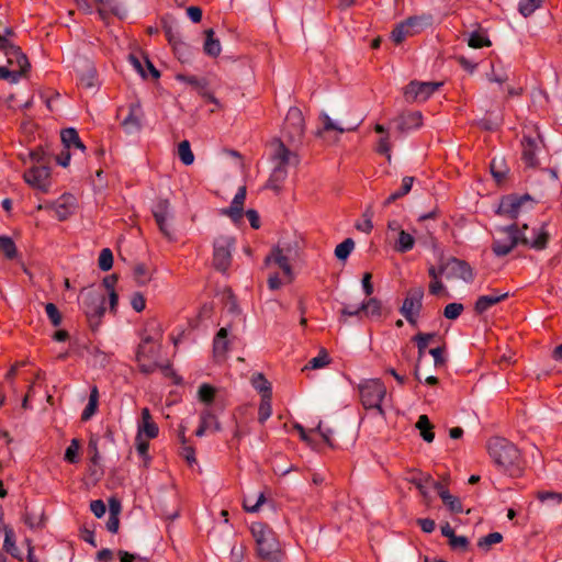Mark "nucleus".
<instances>
[{
    "instance_id": "4468645a",
    "label": "nucleus",
    "mask_w": 562,
    "mask_h": 562,
    "mask_svg": "<svg viewBox=\"0 0 562 562\" xmlns=\"http://www.w3.org/2000/svg\"><path fill=\"white\" fill-rule=\"evenodd\" d=\"M23 178L31 187L36 188L42 192H48L50 186L49 165H33L24 172Z\"/></svg>"
},
{
    "instance_id": "58836bf2",
    "label": "nucleus",
    "mask_w": 562,
    "mask_h": 562,
    "mask_svg": "<svg viewBox=\"0 0 562 562\" xmlns=\"http://www.w3.org/2000/svg\"><path fill=\"white\" fill-rule=\"evenodd\" d=\"M176 79L178 81L192 86L199 93L200 91L205 90V88H207L209 85L205 78H198L195 76H188L183 74H178L176 76Z\"/></svg>"
},
{
    "instance_id": "aec40b11",
    "label": "nucleus",
    "mask_w": 562,
    "mask_h": 562,
    "mask_svg": "<svg viewBox=\"0 0 562 562\" xmlns=\"http://www.w3.org/2000/svg\"><path fill=\"white\" fill-rule=\"evenodd\" d=\"M397 130L401 133L408 132L414 128H418L423 125V115L419 111H413L400 115L396 120Z\"/></svg>"
},
{
    "instance_id": "5701e85b",
    "label": "nucleus",
    "mask_w": 562,
    "mask_h": 562,
    "mask_svg": "<svg viewBox=\"0 0 562 562\" xmlns=\"http://www.w3.org/2000/svg\"><path fill=\"white\" fill-rule=\"evenodd\" d=\"M160 25L166 35L168 43L171 46L173 44L178 43L179 41H181V36H180L179 31L177 30L175 19L171 15L166 14V15L161 16Z\"/></svg>"
},
{
    "instance_id": "49530a36",
    "label": "nucleus",
    "mask_w": 562,
    "mask_h": 562,
    "mask_svg": "<svg viewBox=\"0 0 562 562\" xmlns=\"http://www.w3.org/2000/svg\"><path fill=\"white\" fill-rule=\"evenodd\" d=\"M216 389L207 383L200 385L198 391V397L200 402L211 405L215 400Z\"/></svg>"
},
{
    "instance_id": "bf43d9fd",
    "label": "nucleus",
    "mask_w": 562,
    "mask_h": 562,
    "mask_svg": "<svg viewBox=\"0 0 562 562\" xmlns=\"http://www.w3.org/2000/svg\"><path fill=\"white\" fill-rule=\"evenodd\" d=\"M45 311L53 326L57 327L61 324V313L54 303H46Z\"/></svg>"
},
{
    "instance_id": "2f4dec72",
    "label": "nucleus",
    "mask_w": 562,
    "mask_h": 562,
    "mask_svg": "<svg viewBox=\"0 0 562 562\" xmlns=\"http://www.w3.org/2000/svg\"><path fill=\"white\" fill-rule=\"evenodd\" d=\"M79 85L85 89H92L98 85L95 68L90 65L79 75Z\"/></svg>"
},
{
    "instance_id": "8fccbe9b",
    "label": "nucleus",
    "mask_w": 562,
    "mask_h": 562,
    "mask_svg": "<svg viewBox=\"0 0 562 562\" xmlns=\"http://www.w3.org/2000/svg\"><path fill=\"white\" fill-rule=\"evenodd\" d=\"M79 448H80V440L77 438H74L65 451V456H64L65 461H67L68 463H71V464L77 463L79 461Z\"/></svg>"
},
{
    "instance_id": "412c9836",
    "label": "nucleus",
    "mask_w": 562,
    "mask_h": 562,
    "mask_svg": "<svg viewBox=\"0 0 562 562\" xmlns=\"http://www.w3.org/2000/svg\"><path fill=\"white\" fill-rule=\"evenodd\" d=\"M522 153L521 160L527 167L535 168L538 165V159L536 157L537 143L530 136H525L521 140Z\"/></svg>"
},
{
    "instance_id": "79ce46f5",
    "label": "nucleus",
    "mask_w": 562,
    "mask_h": 562,
    "mask_svg": "<svg viewBox=\"0 0 562 562\" xmlns=\"http://www.w3.org/2000/svg\"><path fill=\"white\" fill-rule=\"evenodd\" d=\"M133 277L138 285H145L151 279L148 267L143 262L135 265L133 269Z\"/></svg>"
},
{
    "instance_id": "e2e57ef3",
    "label": "nucleus",
    "mask_w": 562,
    "mask_h": 562,
    "mask_svg": "<svg viewBox=\"0 0 562 562\" xmlns=\"http://www.w3.org/2000/svg\"><path fill=\"white\" fill-rule=\"evenodd\" d=\"M33 165H49V156L42 147H36L30 153Z\"/></svg>"
},
{
    "instance_id": "69168bd1",
    "label": "nucleus",
    "mask_w": 562,
    "mask_h": 562,
    "mask_svg": "<svg viewBox=\"0 0 562 562\" xmlns=\"http://www.w3.org/2000/svg\"><path fill=\"white\" fill-rule=\"evenodd\" d=\"M136 449L138 454L143 458L145 465H147L150 461V457L148 454L149 442L140 438V434L136 437Z\"/></svg>"
},
{
    "instance_id": "c756f323",
    "label": "nucleus",
    "mask_w": 562,
    "mask_h": 562,
    "mask_svg": "<svg viewBox=\"0 0 562 562\" xmlns=\"http://www.w3.org/2000/svg\"><path fill=\"white\" fill-rule=\"evenodd\" d=\"M319 120L322 121L323 123V130L324 131H336L338 133H344V132H353V131H357L359 125H360V122H356L355 124H351V125H348L346 127H341L339 126L338 124H336L331 119L330 116L325 113V112H322L321 115H319Z\"/></svg>"
},
{
    "instance_id": "7ed1b4c3",
    "label": "nucleus",
    "mask_w": 562,
    "mask_h": 562,
    "mask_svg": "<svg viewBox=\"0 0 562 562\" xmlns=\"http://www.w3.org/2000/svg\"><path fill=\"white\" fill-rule=\"evenodd\" d=\"M251 535L256 541L257 554L269 562H280L283 558L280 542L272 528L261 521L252 522Z\"/></svg>"
},
{
    "instance_id": "9d476101",
    "label": "nucleus",
    "mask_w": 562,
    "mask_h": 562,
    "mask_svg": "<svg viewBox=\"0 0 562 562\" xmlns=\"http://www.w3.org/2000/svg\"><path fill=\"white\" fill-rule=\"evenodd\" d=\"M235 237L220 236L213 244V267L220 272H226L232 263V250Z\"/></svg>"
},
{
    "instance_id": "cd10ccee",
    "label": "nucleus",
    "mask_w": 562,
    "mask_h": 562,
    "mask_svg": "<svg viewBox=\"0 0 562 562\" xmlns=\"http://www.w3.org/2000/svg\"><path fill=\"white\" fill-rule=\"evenodd\" d=\"M288 177V170L281 167H274L267 183L266 188L271 189L276 192L281 191L282 184Z\"/></svg>"
},
{
    "instance_id": "423d86ee",
    "label": "nucleus",
    "mask_w": 562,
    "mask_h": 562,
    "mask_svg": "<svg viewBox=\"0 0 562 562\" xmlns=\"http://www.w3.org/2000/svg\"><path fill=\"white\" fill-rule=\"evenodd\" d=\"M151 214L159 232L169 241L175 240L171 221L173 218L171 203L168 199L159 198L151 206Z\"/></svg>"
},
{
    "instance_id": "f8f14e48",
    "label": "nucleus",
    "mask_w": 562,
    "mask_h": 562,
    "mask_svg": "<svg viewBox=\"0 0 562 562\" xmlns=\"http://www.w3.org/2000/svg\"><path fill=\"white\" fill-rule=\"evenodd\" d=\"M0 52L7 57L8 65L12 67L18 66V71H21L24 76L27 75L31 64L20 46L4 37H0Z\"/></svg>"
},
{
    "instance_id": "09e8293b",
    "label": "nucleus",
    "mask_w": 562,
    "mask_h": 562,
    "mask_svg": "<svg viewBox=\"0 0 562 562\" xmlns=\"http://www.w3.org/2000/svg\"><path fill=\"white\" fill-rule=\"evenodd\" d=\"M329 362L330 358L328 356V352L326 351V349L323 348L321 349L319 353L316 357L312 358L308 361L304 369H321L329 364Z\"/></svg>"
},
{
    "instance_id": "de8ad7c7",
    "label": "nucleus",
    "mask_w": 562,
    "mask_h": 562,
    "mask_svg": "<svg viewBox=\"0 0 562 562\" xmlns=\"http://www.w3.org/2000/svg\"><path fill=\"white\" fill-rule=\"evenodd\" d=\"M210 419H215V414L210 408H205L200 415V425L195 430V436L202 437L210 429Z\"/></svg>"
},
{
    "instance_id": "ea45409f",
    "label": "nucleus",
    "mask_w": 562,
    "mask_h": 562,
    "mask_svg": "<svg viewBox=\"0 0 562 562\" xmlns=\"http://www.w3.org/2000/svg\"><path fill=\"white\" fill-rule=\"evenodd\" d=\"M490 170L496 182H502L506 178L508 169L504 166V159L493 158L490 164Z\"/></svg>"
},
{
    "instance_id": "7c9ffc66",
    "label": "nucleus",
    "mask_w": 562,
    "mask_h": 562,
    "mask_svg": "<svg viewBox=\"0 0 562 562\" xmlns=\"http://www.w3.org/2000/svg\"><path fill=\"white\" fill-rule=\"evenodd\" d=\"M416 428L419 430L420 437L426 442H432L435 438L434 425L427 415H420L416 423Z\"/></svg>"
},
{
    "instance_id": "f03ea898",
    "label": "nucleus",
    "mask_w": 562,
    "mask_h": 562,
    "mask_svg": "<svg viewBox=\"0 0 562 562\" xmlns=\"http://www.w3.org/2000/svg\"><path fill=\"white\" fill-rule=\"evenodd\" d=\"M486 449L497 468L512 477L522 475L525 461L520 450L508 439L499 436L492 437L486 442Z\"/></svg>"
},
{
    "instance_id": "6e6552de",
    "label": "nucleus",
    "mask_w": 562,
    "mask_h": 562,
    "mask_svg": "<svg viewBox=\"0 0 562 562\" xmlns=\"http://www.w3.org/2000/svg\"><path fill=\"white\" fill-rule=\"evenodd\" d=\"M424 289L423 286L412 288L406 292L400 313L413 327L417 326L418 317L423 310Z\"/></svg>"
},
{
    "instance_id": "1a4fd4ad",
    "label": "nucleus",
    "mask_w": 562,
    "mask_h": 562,
    "mask_svg": "<svg viewBox=\"0 0 562 562\" xmlns=\"http://www.w3.org/2000/svg\"><path fill=\"white\" fill-rule=\"evenodd\" d=\"M527 202H530V209H532L535 201L532 196L528 193H512L504 195L499 201V205L496 210V213L501 216H505L516 222L521 212V209Z\"/></svg>"
},
{
    "instance_id": "a19ab883",
    "label": "nucleus",
    "mask_w": 562,
    "mask_h": 562,
    "mask_svg": "<svg viewBox=\"0 0 562 562\" xmlns=\"http://www.w3.org/2000/svg\"><path fill=\"white\" fill-rule=\"evenodd\" d=\"M178 156L181 162L186 166H190L194 161V155L191 150L190 142L184 139L178 145Z\"/></svg>"
},
{
    "instance_id": "680f3d73",
    "label": "nucleus",
    "mask_w": 562,
    "mask_h": 562,
    "mask_svg": "<svg viewBox=\"0 0 562 562\" xmlns=\"http://www.w3.org/2000/svg\"><path fill=\"white\" fill-rule=\"evenodd\" d=\"M266 502L265 493H260L255 503L250 499V497H245L243 502V508L248 513H256L259 510L260 506Z\"/></svg>"
},
{
    "instance_id": "a878e982",
    "label": "nucleus",
    "mask_w": 562,
    "mask_h": 562,
    "mask_svg": "<svg viewBox=\"0 0 562 562\" xmlns=\"http://www.w3.org/2000/svg\"><path fill=\"white\" fill-rule=\"evenodd\" d=\"M69 198H71V195H63L58 201L47 205L48 209H52L55 212V215L59 221H66L72 214V207L66 201Z\"/></svg>"
},
{
    "instance_id": "c85d7f7f",
    "label": "nucleus",
    "mask_w": 562,
    "mask_h": 562,
    "mask_svg": "<svg viewBox=\"0 0 562 562\" xmlns=\"http://www.w3.org/2000/svg\"><path fill=\"white\" fill-rule=\"evenodd\" d=\"M99 406V390L97 385H93L90 390L89 401L81 414V420H89L98 411Z\"/></svg>"
},
{
    "instance_id": "b1692460",
    "label": "nucleus",
    "mask_w": 562,
    "mask_h": 562,
    "mask_svg": "<svg viewBox=\"0 0 562 562\" xmlns=\"http://www.w3.org/2000/svg\"><path fill=\"white\" fill-rule=\"evenodd\" d=\"M60 138L66 149H70V147L78 148L82 151L86 150L85 144L81 142L79 134L76 128L67 127L61 130Z\"/></svg>"
},
{
    "instance_id": "6ab92c4d",
    "label": "nucleus",
    "mask_w": 562,
    "mask_h": 562,
    "mask_svg": "<svg viewBox=\"0 0 562 562\" xmlns=\"http://www.w3.org/2000/svg\"><path fill=\"white\" fill-rule=\"evenodd\" d=\"M360 310H362V314L372 318H380L383 314L389 315L391 313V308L385 307L381 300L371 296L360 304Z\"/></svg>"
},
{
    "instance_id": "603ef678",
    "label": "nucleus",
    "mask_w": 562,
    "mask_h": 562,
    "mask_svg": "<svg viewBox=\"0 0 562 562\" xmlns=\"http://www.w3.org/2000/svg\"><path fill=\"white\" fill-rule=\"evenodd\" d=\"M414 35V32L409 31V29H406L403 23H398L396 24V26L393 29V31L391 32V38L393 40V42L398 45L401 44L403 41H405L406 37L408 36H413Z\"/></svg>"
},
{
    "instance_id": "4d7b16f0",
    "label": "nucleus",
    "mask_w": 562,
    "mask_h": 562,
    "mask_svg": "<svg viewBox=\"0 0 562 562\" xmlns=\"http://www.w3.org/2000/svg\"><path fill=\"white\" fill-rule=\"evenodd\" d=\"M464 310V306L462 303H449L445 306V310H443V316L447 318V319H457L461 313L463 312Z\"/></svg>"
},
{
    "instance_id": "0eeeda50",
    "label": "nucleus",
    "mask_w": 562,
    "mask_h": 562,
    "mask_svg": "<svg viewBox=\"0 0 562 562\" xmlns=\"http://www.w3.org/2000/svg\"><path fill=\"white\" fill-rule=\"evenodd\" d=\"M157 353L158 348L154 346V338L150 335L144 336L136 350L139 372L148 375L158 369V362L154 360Z\"/></svg>"
},
{
    "instance_id": "f704fd0d",
    "label": "nucleus",
    "mask_w": 562,
    "mask_h": 562,
    "mask_svg": "<svg viewBox=\"0 0 562 562\" xmlns=\"http://www.w3.org/2000/svg\"><path fill=\"white\" fill-rule=\"evenodd\" d=\"M251 384L255 390H257L261 397L263 395H272L271 383L266 379L262 373H256L252 375Z\"/></svg>"
},
{
    "instance_id": "393cba45",
    "label": "nucleus",
    "mask_w": 562,
    "mask_h": 562,
    "mask_svg": "<svg viewBox=\"0 0 562 562\" xmlns=\"http://www.w3.org/2000/svg\"><path fill=\"white\" fill-rule=\"evenodd\" d=\"M205 41L203 44L204 53L210 57H217L221 54V43L217 38L214 37L213 29H207L204 31Z\"/></svg>"
},
{
    "instance_id": "f257e3e1",
    "label": "nucleus",
    "mask_w": 562,
    "mask_h": 562,
    "mask_svg": "<svg viewBox=\"0 0 562 562\" xmlns=\"http://www.w3.org/2000/svg\"><path fill=\"white\" fill-rule=\"evenodd\" d=\"M497 232L504 234V238H494L491 249L496 257L507 256L516 246L524 245L536 250H543L548 247L550 234L542 225L535 238L529 239L517 222H513L507 226L497 228Z\"/></svg>"
},
{
    "instance_id": "9b49d317",
    "label": "nucleus",
    "mask_w": 562,
    "mask_h": 562,
    "mask_svg": "<svg viewBox=\"0 0 562 562\" xmlns=\"http://www.w3.org/2000/svg\"><path fill=\"white\" fill-rule=\"evenodd\" d=\"M443 83L434 81L412 80L404 88V98L408 103L428 100Z\"/></svg>"
},
{
    "instance_id": "dca6fc26",
    "label": "nucleus",
    "mask_w": 562,
    "mask_h": 562,
    "mask_svg": "<svg viewBox=\"0 0 562 562\" xmlns=\"http://www.w3.org/2000/svg\"><path fill=\"white\" fill-rule=\"evenodd\" d=\"M271 145L273 146L271 159L276 162L274 167L286 169L290 165L297 166L300 164L299 155L290 150L281 139L276 138Z\"/></svg>"
},
{
    "instance_id": "f3484780",
    "label": "nucleus",
    "mask_w": 562,
    "mask_h": 562,
    "mask_svg": "<svg viewBox=\"0 0 562 562\" xmlns=\"http://www.w3.org/2000/svg\"><path fill=\"white\" fill-rule=\"evenodd\" d=\"M445 265L447 266L448 278H458L467 283H472L474 281L473 269L465 260L457 257H450L445 261Z\"/></svg>"
},
{
    "instance_id": "c9c22d12",
    "label": "nucleus",
    "mask_w": 562,
    "mask_h": 562,
    "mask_svg": "<svg viewBox=\"0 0 562 562\" xmlns=\"http://www.w3.org/2000/svg\"><path fill=\"white\" fill-rule=\"evenodd\" d=\"M503 541V535L501 532H491L484 537H481L477 541V548L483 552H488L493 544L501 543Z\"/></svg>"
},
{
    "instance_id": "5fc2aeb1",
    "label": "nucleus",
    "mask_w": 562,
    "mask_h": 562,
    "mask_svg": "<svg viewBox=\"0 0 562 562\" xmlns=\"http://www.w3.org/2000/svg\"><path fill=\"white\" fill-rule=\"evenodd\" d=\"M158 369H160L165 378L171 379L175 385L182 384L183 379L173 370L170 362H167L166 364L158 363Z\"/></svg>"
},
{
    "instance_id": "39448f33",
    "label": "nucleus",
    "mask_w": 562,
    "mask_h": 562,
    "mask_svg": "<svg viewBox=\"0 0 562 562\" xmlns=\"http://www.w3.org/2000/svg\"><path fill=\"white\" fill-rule=\"evenodd\" d=\"M105 297L93 291L81 292V308L90 329L95 333L105 313Z\"/></svg>"
},
{
    "instance_id": "864d4df0",
    "label": "nucleus",
    "mask_w": 562,
    "mask_h": 562,
    "mask_svg": "<svg viewBox=\"0 0 562 562\" xmlns=\"http://www.w3.org/2000/svg\"><path fill=\"white\" fill-rule=\"evenodd\" d=\"M98 265L100 270L109 271L113 267V254L110 248H103L99 255Z\"/></svg>"
},
{
    "instance_id": "4c0bfd02",
    "label": "nucleus",
    "mask_w": 562,
    "mask_h": 562,
    "mask_svg": "<svg viewBox=\"0 0 562 562\" xmlns=\"http://www.w3.org/2000/svg\"><path fill=\"white\" fill-rule=\"evenodd\" d=\"M272 395H263L260 400L259 408H258V422L260 424H265V422L272 414Z\"/></svg>"
},
{
    "instance_id": "bb28decb",
    "label": "nucleus",
    "mask_w": 562,
    "mask_h": 562,
    "mask_svg": "<svg viewBox=\"0 0 562 562\" xmlns=\"http://www.w3.org/2000/svg\"><path fill=\"white\" fill-rule=\"evenodd\" d=\"M468 45L472 48H483V47H490L492 45L491 40L487 36V33L485 30H482L481 26L476 31H473L469 34L468 37Z\"/></svg>"
},
{
    "instance_id": "a211bd4d",
    "label": "nucleus",
    "mask_w": 562,
    "mask_h": 562,
    "mask_svg": "<svg viewBox=\"0 0 562 562\" xmlns=\"http://www.w3.org/2000/svg\"><path fill=\"white\" fill-rule=\"evenodd\" d=\"M509 296L508 292L499 293L498 290H493V294L481 295L474 303V311L476 314H483L492 306L501 303Z\"/></svg>"
},
{
    "instance_id": "6e6d98bb",
    "label": "nucleus",
    "mask_w": 562,
    "mask_h": 562,
    "mask_svg": "<svg viewBox=\"0 0 562 562\" xmlns=\"http://www.w3.org/2000/svg\"><path fill=\"white\" fill-rule=\"evenodd\" d=\"M448 542L453 551L467 552L470 548L469 539L464 536L454 535Z\"/></svg>"
},
{
    "instance_id": "e433bc0d",
    "label": "nucleus",
    "mask_w": 562,
    "mask_h": 562,
    "mask_svg": "<svg viewBox=\"0 0 562 562\" xmlns=\"http://www.w3.org/2000/svg\"><path fill=\"white\" fill-rule=\"evenodd\" d=\"M414 245H415L414 237L409 233L405 232L404 229H401L398 233V239L396 241L395 249L398 252L404 254V252L412 250Z\"/></svg>"
},
{
    "instance_id": "72a5a7b5",
    "label": "nucleus",
    "mask_w": 562,
    "mask_h": 562,
    "mask_svg": "<svg viewBox=\"0 0 562 562\" xmlns=\"http://www.w3.org/2000/svg\"><path fill=\"white\" fill-rule=\"evenodd\" d=\"M4 533H5V538H4L3 549L9 554H11L13 558L18 559L19 561H22L23 557L21 554V551L19 550V548L15 544L13 531L11 529L4 528Z\"/></svg>"
},
{
    "instance_id": "0e129e2a",
    "label": "nucleus",
    "mask_w": 562,
    "mask_h": 562,
    "mask_svg": "<svg viewBox=\"0 0 562 562\" xmlns=\"http://www.w3.org/2000/svg\"><path fill=\"white\" fill-rule=\"evenodd\" d=\"M21 77H24V75L21 74V71H18L14 69L10 70L5 66H0V79L1 80H7L10 83H16Z\"/></svg>"
},
{
    "instance_id": "052dcab7",
    "label": "nucleus",
    "mask_w": 562,
    "mask_h": 562,
    "mask_svg": "<svg viewBox=\"0 0 562 562\" xmlns=\"http://www.w3.org/2000/svg\"><path fill=\"white\" fill-rule=\"evenodd\" d=\"M402 23L406 29L414 32V35L419 33L425 26L424 18L422 16H409Z\"/></svg>"
},
{
    "instance_id": "a18cd8bd",
    "label": "nucleus",
    "mask_w": 562,
    "mask_h": 562,
    "mask_svg": "<svg viewBox=\"0 0 562 562\" xmlns=\"http://www.w3.org/2000/svg\"><path fill=\"white\" fill-rule=\"evenodd\" d=\"M441 501L451 513L461 514L463 512V506L460 498L453 496L450 494V492H443L441 495Z\"/></svg>"
},
{
    "instance_id": "c03bdc74",
    "label": "nucleus",
    "mask_w": 562,
    "mask_h": 562,
    "mask_svg": "<svg viewBox=\"0 0 562 562\" xmlns=\"http://www.w3.org/2000/svg\"><path fill=\"white\" fill-rule=\"evenodd\" d=\"M355 248V241L352 238H346L342 243L336 246L335 256L338 260L345 261L350 256Z\"/></svg>"
},
{
    "instance_id": "2eb2a0df",
    "label": "nucleus",
    "mask_w": 562,
    "mask_h": 562,
    "mask_svg": "<svg viewBox=\"0 0 562 562\" xmlns=\"http://www.w3.org/2000/svg\"><path fill=\"white\" fill-rule=\"evenodd\" d=\"M292 248L290 245L286 247L274 246L270 254L265 258V263L269 265L273 261L278 267L283 271L284 276L288 278V282H292L293 272L292 267L290 265Z\"/></svg>"
},
{
    "instance_id": "338daca9",
    "label": "nucleus",
    "mask_w": 562,
    "mask_h": 562,
    "mask_svg": "<svg viewBox=\"0 0 562 562\" xmlns=\"http://www.w3.org/2000/svg\"><path fill=\"white\" fill-rule=\"evenodd\" d=\"M536 496L540 502L553 501L557 504L562 503V493H559V492L539 491V492H537Z\"/></svg>"
},
{
    "instance_id": "774afa93",
    "label": "nucleus",
    "mask_w": 562,
    "mask_h": 562,
    "mask_svg": "<svg viewBox=\"0 0 562 562\" xmlns=\"http://www.w3.org/2000/svg\"><path fill=\"white\" fill-rule=\"evenodd\" d=\"M117 555H119L120 562H148L147 558H143L137 554L130 553L125 550H119Z\"/></svg>"
},
{
    "instance_id": "20e7f679",
    "label": "nucleus",
    "mask_w": 562,
    "mask_h": 562,
    "mask_svg": "<svg viewBox=\"0 0 562 562\" xmlns=\"http://www.w3.org/2000/svg\"><path fill=\"white\" fill-rule=\"evenodd\" d=\"M360 402L366 409H376L384 416L382 401L386 395V386L381 379H366L358 384Z\"/></svg>"
},
{
    "instance_id": "4be33fe9",
    "label": "nucleus",
    "mask_w": 562,
    "mask_h": 562,
    "mask_svg": "<svg viewBox=\"0 0 562 562\" xmlns=\"http://www.w3.org/2000/svg\"><path fill=\"white\" fill-rule=\"evenodd\" d=\"M139 113L140 105L138 103H131L128 106V114L122 122V126L126 132H138L142 128Z\"/></svg>"
},
{
    "instance_id": "13d9d810",
    "label": "nucleus",
    "mask_w": 562,
    "mask_h": 562,
    "mask_svg": "<svg viewBox=\"0 0 562 562\" xmlns=\"http://www.w3.org/2000/svg\"><path fill=\"white\" fill-rule=\"evenodd\" d=\"M446 345L442 344L436 348H431L429 350V355L434 358V363L436 368H441L446 364L447 358L445 357Z\"/></svg>"
},
{
    "instance_id": "473e14b6",
    "label": "nucleus",
    "mask_w": 562,
    "mask_h": 562,
    "mask_svg": "<svg viewBox=\"0 0 562 562\" xmlns=\"http://www.w3.org/2000/svg\"><path fill=\"white\" fill-rule=\"evenodd\" d=\"M0 252L9 260H13L18 257L16 246L11 237L0 235Z\"/></svg>"
},
{
    "instance_id": "ddd939ff",
    "label": "nucleus",
    "mask_w": 562,
    "mask_h": 562,
    "mask_svg": "<svg viewBox=\"0 0 562 562\" xmlns=\"http://www.w3.org/2000/svg\"><path fill=\"white\" fill-rule=\"evenodd\" d=\"M304 131L305 124L302 111L296 106L290 108L283 125L284 136L291 143L301 142Z\"/></svg>"
},
{
    "instance_id": "3c124183",
    "label": "nucleus",
    "mask_w": 562,
    "mask_h": 562,
    "mask_svg": "<svg viewBox=\"0 0 562 562\" xmlns=\"http://www.w3.org/2000/svg\"><path fill=\"white\" fill-rule=\"evenodd\" d=\"M542 3V0H520L518 4L519 13L527 18L531 15Z\"/></svg>"
},
{
    "instance_id": "37998d69",
    "label": "nucleus",
    "mask_w": 562,
    "mask_h": 562,
    "mask_svg": "<svg viewBox=\"0 0 562 562\" xmlns=\"http://www.w3.org/2000/svg\"><path fill=\"white\" fill-rule=\"evenodd\" d=\"M171 47L173 49L175 55L182 64L189 63L191 60L192 50L190 46L182 40L173 44Z\"/></svg>"
}]
</instances>
